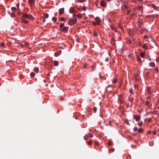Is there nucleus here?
Instances as JSON below:
<instances>
[{"mask_svg": "<svg viewBox=\"0 0 159 159\" xmlns=\"http://www.w3.org/2000/svg\"><path fill=\"white\" fill-rule=\"evenodd\" d=\"M0 46L2 47H4V44L3 42L0 43Z\"/></svg>", "mask_w": 159, "mask_h": 159, "instance_id": "obj_24", "label": "nucleus"}, {"mask_svg": "<svg viewBox=\"0 0 159 159\" xmlns=\"http://www.w3.org/2000/svg\"><path fill=\"white\" fill-rule=\"evenodd\" d=\"M21 46L22 47H24L25 46V45H24V44H21Z\"/></svg>", "mask_w": 159, "mask_h": 159, "instance_id": "obj_57", "label": "nucleus"}, {"mask_svg": "<svg viewBox=\"0 0 159 159\" xmlns=\"http://www.w3.org/2000/svg\"><path fill=\"white\" fill-rule=\"evenodd\" d=\"M143 131V130L142 128H139L138 130V133H142Z\"/></svg>", "mask_w": 159, "mask_h": 159, "instance_id": "obj_14", "label": "nucleus"}, {"mask_svg": "<svg viewBox=\"0 0 159 159\" xmlns=\"http://www.w3.org/2000/svg\"><path fill=\"white\" fill-rule=\"evenodd\" d=\"M63 31H64V33H67V30H62Z\"/></svg>", "mask_w": 159, "mask_h": 159, "instance_id": "obj_59", "label": "nucleus"}, {"mask_svg": "<svg viewBox=\"0 0 159 159\" xmlns=\"http://www.w3.org/2000/svg\"><path fill=\"white\" fill-rule=\"evenodd\" d=\"M155 71H156V72H157L158 71V69L156 68L155 69Z\"/></svg>", "mask_w": 159, "mask_h": 159, "instance_id": "obj_55", "label": "nucleus"}, {"mask_svg": "<svg viewBox=\"0 0 159 159\" xmlns=\"http://www.w3.org/2000/svg\"><path fill=\"white\" fill-rule=\"evenodd\" d=\"M88 136L87 135H86L84 137V139L86 140L88 139Z\"/></svg>", "mask_w": 159, "mask_h": 159, "instance_id": "obj_23", "label": "nucleus"}, {"mask_svg": "<svg viewBox=\"0 0 159 159\" xmlns=\"http://www.w3.org/2000/svg\"><path fill=\"white\" fill-rule=\"evenodd\" d=\"M150 65L151 66H154L155 65L154 63L151 62L150 63Z\"/></svg>", "mask_w": 159, "mask_h": 159, "instance_id": "obj_40", "label": "nucleus"}, {"mask_svg": "<svg viewBox=\"0 0 159 159\" xmlns=\"http://www.w3.org/2000/svg\"><path fill=\"white\" fill-rule=\"evenodd\" d=\"M101 5L102 7H105L106 6L105 3L103 1L101 2Z\"/></svg>", "mask_w": 159, "mask_h": 159, "instance_id": "obj_7", "label": "nucleus"}, {"mask_svg": "<svg viewBox=\"0 0 159 159\" xmlns=\"http://www.w3.org/2000/svg\"><path fill=\"white\" fill-rule=\"evenodd\" d=\"M156 133H157V131L155 130L153 131L152 134H153L155 135L156 134Z\"/></svg>", "mask_w": 159, "mask_h": 159, "instance_id": "obj_41", "label": "nucleus"}, {"mask_svg": "<svg viewBox=\"0 0 159 159\" xmlns=\"http://www.w3.org/2000/svg\"><path fill=\"white\" fill-rule=\"evenodd\" d=\"M137 59L139 61H140L141 60L140 57L139 56H137Z\"/></svg>", "mask_w": 159, "mask_h": 159, "instance_id": "obj_30", "label": "nucleus"}, {"mask_svg": "<svg viewBox=\"0 0 159 159\" xmlns=\"http://www.w3.org/2000/svg\"><path fill=\"white\" fill-rule=\"evenodd\" d=\"M77 20L76 18L71 19L69 21V24L70 25H72L75 24L77 22Z\"/></svg>", "mask_w": 159, "mask_h": 159, "instance_id": "obj_1", "label": "nucleus"}, {"mask_svg": "<svg viewBox=\"0 0 159 159\" xmlns=\"http://www.w3.org/2000/svg\"><path fill=\"white\" fill-rule=\"evenodd\" d=\"M65 20V19L64 18H63V17H62L61 18V20Z\"/></svg>", "mask_w": 159, "mask_h": 159, "instance_id": "obj_54", "label": "nucleus"}, {"mask_svg": "<svg viewBox=\"0 0 159 159\" xmlns=\"http://www.w3.org/2000/svg\"><path fill=\"white\" fill-rule=\"evenodd\" d=\"M147 93L149 94H152V91H151L150 88L149 87L148 88H147Z\"/></svg>", "mask_w": 159, "mask_h": 159, "instance_id": "obj_5", "label": "nucleus"}, {"mask_svg": "<svg viewBox=\"0 0 159 159\" xmlns=\"http://www.w3.org/2000/svg\"><path fill=\"white\" fill-rule=\"evenodd\" d=\"M93 34L94 36H96L98 35V33L97 32L93 31Z\"/></svg>", "mask_w": 159, "mask_h": 159, "instance_id": "obj_18", "label": "nucleus"}, {"mask_svg": "<svg viewBox=\"0 0 159 159\" xmlns=\"http://www.w3.org/2000/svg\"><path fill=\"white\" fill-rule=\"evenodd\" d=\"M42 19L43 22H44L45 21V20L43 18H42Z\"/></svg>", "mask_w": 159, "mask_h": 159, "instance_id": "obj_50", "label": "nucleus"}, {"mask_svg": "<svg viewBox=\"0 0 159 159\" xmlns=\"http://www.w3.org/2000/svg\"><path fill=\"white\" fill-rule=\"evenodd\" d=\"M109 60V58L108 57H106L105 59V61H108Z\"/></svg>", "mask_w": 159, "mask_h": 159, "instance_id": "obj_53", "label": "nucleus"}, {"mask_svg": "<svg viewBox=\"0 0 159 159\" xmlns=\"http://www.w3.org/2000/svg\"><path fill=\"white\" fill-rule=\"evenodd\" d=\"M151 133H152V131H150V130H149V131H148L147 134H150Z\"/></svg>", "mask_w": 159, "mask_h": 159, "instance_id": "obj_48", "label": "nucleus"}, {"mask_svg": "<svg viewBox=\"0 0 159 159\" xmlns=\"http://www.w3.org/2000/svg\"><path fill=\"white\" fill-rule=\"evenodd\" d=\"M144 38L145 39V38H147V39H148L149 38V37H148V35H146V36H145L144 37Z\"/></svg>", "mask_w": 159, "mask_h": 159, "instance_id": "obj_51", "label": "nucleus"}, {"mask_svg": "<svg viewBox=\"0 0 159 159\" xmlns=\"http://www.w3.org/2000/svg\"><path fill=\"white\" fill-rule=\"evenodd\" d=\"M24 45L25 46H29V43H25L24 44Z\"/></svg>", "mask_w": 159, "mask_h": 159, "instance_id": "obj_44", "label": "nucleus"}, {"mask_svg": "<svg viewBox=\"0 0 159 159\" xmlns=\"http://www.w3.org/2000/svg\"><path fill=\"white\" fill-rule=\"evenodd\" d=\"M94 68V66L93 65H92L91 67L92 69L93 70Z\"/></svg>", "mask_w": 159, "mask_h": 159, "instance_id": "obj_56", "label": "nucleus"}, {"mask_svg": "<svg viewBox=\"0 0 159 159\" xmlns=\"http://www.w3.org/2000/svg\"><path fill=\"white\" fill-rule=\"evenodd\" d=\"M156 61L157 62H159V57H157L156 58Z\"/></svg>", "mask_w": 159, "mask_h": 159, "instance_id": "obj_52", "label": "nucleus"}, {"mask_svg": "<svg viewBox=\"0 0 159 159\" xmlns=\"http://www.w3.org/2000/svg\"><path fill=\"white\" fill-rule=\"evenodd\" d=\"M82 117L83 118V119H84L85 118V116L84 115H82Z\"/></svg>", "mask_w": 159, "mask_h": 159, "instance_id": "obj_58", "label": "nucleus"}, {"mask_svg": "<svg viewBox=\"0 0 159 159\" xmlns=\"http://www.w3.org/2000/svg\"><path fill=\"white\" fill-rule=\"evenodd\" d=\"M93 135L91 133H90L89 134V137H90L91 138H92V137H93Z\"/></svg>", "mask_w": 159, "mask_h": 159, "instance_id": "obj_39", "label": "nucleus"}, {"mask_svg": "<svg viewBox=\"0 0 159 159\" xmlns=\"http://www.w3.org/2000/svg\"><path fill=\"white\" fill-rule=\"evenodd\" d=\"M95 20H96V21H97L98 22H99L100 20V18L99 17H97L95 18Z\"/></svg>", "mask_w": 159, "mask_h": 159, "instance_id": "obj_22", "label": "nucleus"}, {"mask_svg": "<svg viewBox=\"0 0 159 159\" xmlns=\"http://www.w3.org/2000/svg\"><path fill=\"white\" fill-rule=\"evenodd\" d=\"M11 9L12 11H15L16 10V8L15 7H12L11 8Z\"/></svg>", "mask_w": 159, "mask_h": 159, "instance_id": "obj_33", "label": "nucleus"}, {"mask_svg": "<svg viewBox=\"0 0 159 159\" xmlns=\"http://www.w3.org/2000/svg\"><path fill=\"white\" fill-rule=\"evenodd\" d=\"M35 75V74L34 72H31L30 73V76L32 77H34Z\"/></svg>", "mask_w": 159, "mask_h": 159, "instance_id": "obj_19", "label": "nucleus"}, {"mask_svg": "<svg viewBox=\"0 0 159 159\" xmlns=\"http://www.w3.org/2000/svg\"><path fill=\"white\" fill-rule=\"evenodd\" d=\"M108 144L109 146H111L112 145V142H109L108 143Z\"/></svg>", "mask_w": 159, "mask_h": 159, "instance_id": "obj_46", "label": "nucleus"}, {"mask_svg": "<svg viewBox=\"0 0 159 159\" xmlns=\"http://www.w3.org/2000/svg\"><path fill=\"white\" fill-rule=\"evenodd\" d=\"M137 128L136 127H135L133 129V130L134 131H137Z\"/></svg>", "mask_w": 159, "mask_h": 159, "instance_id": "obj_43", "label": "nucleus"}, {"mask_svg": "<svg viewBox=\"0 0 159 159\" xmlns=\"http://www.w3.org/2000/svg\"><path fill=\"white\" fill-rule=\"evenodd\" d=\"M22 21L23 23H27L28 22V21L26 20H25L23 19L22 20Z\"/></svg>", "mask_w": 159, "mask_h": 159, "instance_id": "obj_27", "label": "nucleus"}, {"mask_svg": "<svg viewBox=\"0 0 159 159\" xmlns=\"http://www.w3.org/2000/svg\"><path fill=\"white\" fill-rule=\"evenodd\" d=\"M149 104V102L148 101L146 102L145 104L146 105H148Z\"/></svg>", "mask_w": 159, "mask_h": 159, "instance_id": "obj_47", "label": "nucleus"}, {"mask_svg": "<svg viewBox=\"0 0 159 159\" xmlns=\"http://www.w3.org/2000/svg\"><path fill=\"white\" fill-rule=\"evenodd\" d=\"M93 111L94 113H96L97 111V108L96 107H94L93 108Z\"/></svg>", "mask_w": 159, "mask_h": 159, "instance_id": "obj_29", "label": "nucleus"}, {"mask_svg": "<svg viewBox=\"0 0 159 159\" xmlns=\"http://www.w3.org/2000/svg\"><path fill=\"white\" fill-rule=\"evenodd\" d=\"M86 143H88V144L89 145H90L91 144V143H92L91 140V141H89V142H87Z\"/></svg>", "mask_w": 159, "mask_h": 159, "instance_id": "obj_35", "label": "nucleus"}, {"mask_svg": "<svg viewBox=\"0 0 159 159\" xmlns=\"http://www.w3.org/2000/svg\"><path fill=\"white\" fill-rule=\"evenodd\" d=\"M29 2L30 4H31L33 3L34 0H30L29 1Z\"/></svg>", "mask_w": 159, "mask_h": 159, "instance_id": "obj_20", "label": "nucleus"}, {"mask_svg": "<svg viewBox=\"0 0 159 159\" xmlns=\"http://www.w3.org/2000/svg\"><path fill=\"white\" fill-rule=\"evenodd\" d=\"M64 12V8H61L59 10V13L60 15H61Z\"/></svg>", "mask_w": 159, "mask_h": 159, "instance_id": "obj_6", "label": "nucleus"}, {"mask_svg": "<svg viewBox=\"0 0 159 159\" xmlns=\"http://www.w3.org/2000/svg\"><path fill=\"white\" fill-rule=\"evenodd\" d=\"M52 20L53 21H55L57 20V18L56 17H54L52 18Z\"/></svg>", "mask_w": 159, "mask_h": 159, "instance_id": "obj_26", "label": "nucleus"}, {"mask_svg": "<svg viewBox=\"0 0 159 159\" xmlns=\"http://www.w3.org/2000/svg\"><path fill=\"white\" fill-rule=\"evenodd\" d=\"M138 9L140 11H142L143 10V7L140 6L139 7H138Z\"/></svg>", "mask_w": 159, "mask_h": 159, "instance_id": "obj_11", "label": "nucleus"}, {"mask_svg": "<svg viewBox=\"0 0 159 159\" xmlns=\"http://www.w3.org/2000/svg\"><path fill=\"white\" fill-rule=\"evenodd\" d=\"M128 100L131 102H132L134 100V99L130 97H129L128 98Z\"/></svg>", "mask_w": 159, "mask_h": 159, "instance_id": "obj_8", "label": "nucleus"}, {"mask_svg": "<svg viewBox=\"0 0 159 159\" xmlns=\"http://www.w3.org/2000/svg\"><path fill=\"white\" fill-rule=\"evenodd\" d=\"M82 9L83 11H85L86 9V8L85 7H83L82 8Z\"/></svg>", "mask_w": 159, "mask_h": 159, "instance_id": "obj_36", "label": "nucleus"}, {"mask_svg": "<svg viewBox=\"0 0 159 159\" xmlns=\"http://www.w3.org/2000/svg\"><path fill=\"white\" fill-rule=\"evenodd\" d=\"M64 24H63V23L61 24L60 25V28H62L63 27V26H64Z\"/></svg>", "mask_w": 159, "mask_h": 159, "instance_id": "obj_45", "label": "nucleus"}, {"mask_svg": "<svg viewBox=\"0 0 159 159\" xmlns=\"http://www.w3.org/2000/svg\"><path fill=\"white\" fill-rule=\"evenodd\" d=\"M58 62L57 61H55L54 62V65L55 66H57L58 65Z\"/></svg>", "mask_w": 159, "mask_h": 159, "instance_id": "obj_10", "label": "nucleus"}, {"mask_svg": "<svg viewBox=\"0 0 159 159\" xmlns=\"http://www.w3.org/2000/svg\"><path fill=\"white\" fill-rule=\"evenodd\" d=\"M155 7V5H153V8H154Z\"/></svg>", "mask_w": 159, "mask_h": 159, "instance_id": "obj_63", "label": "nucleus"}, {"mask_svg": "<svg viewBox=\"0 0 159 159\" xmlns=\"http://www.w3.org/2000/svg\"><path fill=\"white\" fill-rule=\"evenodd\" d=\"M138 124L139 126H141L143 125V123L141 121V122H139V123H138Z\"/></svg>", "mask_w": 159, "mask_h": 159, "instance_id": "obj_25", "label": "nucleus"}, {"mask_svg": "<svg viewBox=\"0 0 159 159\" xmlns=\"http://www.w3.org/2000/svg\"><path fill=\"white\" fill-rule=\"evenodd\" d=\"M44 17L46 18H47L48 17V14L47 13H44L43 15Z\"/></svg>", "mask_w": 159, "mask_h": 159, "instance_id": "obj_16", "label": "nucleus"}, {"mask_svg": "<svg viewBox=\"0 0 159 159\" xmlns=\"http://www.w3.org/2000/svg\"><path fill=\"white\" fill-rule=\"evenodd\" d=\"M115 150V149L114 148H111L109 150L110 151H111L112 152H113Z\"/></svg>", "mask_w": 159, "mask_h": 159, "instance_id": "obj_32", "label": "nucleus"}, {"mask_svg": "<svg viewBox=\"0 0 159 159\" xmlns=\"http://www.w3.org/2000/svg\"><path fill=\"white\" fill-rule=\"evenodd\" d=\"M11 16L13 17L15 16V13H12L11 15Z\"/></svg>", "mask_w": 159, "mask_h": 159, "instance_id": "obj_42", "label": "nucleus"}, {"mask_svg": "<svg viewBox=\"0 0 159 159\" xmlns=\"http://www.w3.org/2000/svg\"><path fill=\"white\" fill-rule=\"evenodd\" d=\"M78 16L80 18L82 17V15L81 14H79Z\"/></svg>", "mask_w": 159, "mask_h": 159, "instance_id": "obj_49", "label": "nucleus"}, {"mask_svg": "<svg viewBox=\"0 0 159 159\" xmlns=\"http://www.w3.org/2000/svg\"><path fill=\"white\" fill-rule=\"evenodd\" d=\"M143 48H144V49H147V46L146 45L144 44V45H143Z\"/></svg>", "mask_w": 159, "mask_h": 159, "instance_id": "obj_34", "label": "nucleus"}, {"mask_svg": "<svg viewBox=\"0 0 159 159\" xmlns=\"http://www.w3.org/2000/svg\"><path fill=\"white\" fill-rule=\"evenodd\" d=\"M117 82V79L116 78H114L113 80V83H116Z\"/></svg>", "mask_w": 159, "mask_h": 159, "instance_id": "obj_21", "label": "nucleus"}, {"mask_svg": "<svg viewBox=\"0 0 159 159\" xmlns=\"http://www.w3.org/2000/svg\"><path fill=\"white\" fill-rule=\"evenodd\" d=\"M61 50H59L55 53L54 55L56 57H57L61 54Z\"/></svg>", "mask_w": 159, "mask_h": 159, "instance_id": "obj_4", "label": "nucleus"}, {"mask_svg": "<svg viewBox=\"0 0 159 159\" xmlns=\"http://www.w3.org/2000/svg\"><path fill=\"white\" fill-rule=\"evenodd\" d=\"M67 29L65 28H64L63 29V30H66V29Z\"/></svg>", "mask_w": 159, "mask_h": 159, "instance_id": "obj_64", "label": "nucleus"}, {"mask_svg": "<svg viewBox=\"0 0 159 159\" xmlns=\"http://www.w3.org/2000/svg\"><path fill=\"white\" fill-rule=\"evenodd\" d=\"M23 16L25 18H28L30 19H31L33 18V16L32 15H28L25 13H24L23 14Z\"/></svg>", "mask_w": 159, "mask_h": 159, "instance_id": "obj_2", "label": "nucleus"}, {"mask_svg": "<svg viewBox=\"0 0 159 159\" xmlns=\"http://www.w3.org/2000/svg\"><path fill=\"white\" fill-rule=\"evenodd\" d=\"M138 1L139 2H141L143 1V0H138Z\"/></svg>", "mask_w": 159, "mask_h": 159, "instance_id": "obj_61", "label": "nucleus"}, {"mask_svg": "<svg viewBox=\"0 0 159 159\" xmlns=\"http://www.w3.org/2000/svg\"><path fill=\"white\" fill-rule=\"evenodd\" d=\"M133 118L135 119L136 121H139L140 119V116L137 115H134L133 116Z\"/></svg>", "mask_w": 159, "mask_h": 159, "instance_id": "obj_3", "label": "nucleus"}, {"mask_svg": "<svg viewBox=\"0 0 159 159\" xmlns=\"http://www.w3.org/2000/svg\"><path fill=\"white\" fill-rule=\"evenodd\" d=\"M131 1L133 2H135V0H131Z\"/></svg>", "mask_w": 159, "mask_h": 159, "instance_id": "obj_60", "label": "nucleus"}, {"mask_svg": "<svg viewBox=\"0 0 159 159\" xmlns=\"http://www.w3.org/2000/svg\"><path fill=\"white\" fill-rule=\"evenodd\" d=\"M34 71L35 72L38 73L39 71V69L38 68H35L34 69Z\"/></svg>", "mask_w": 159, "mask_h": 159, "instance_id": "obj_13", "label": "nucleus"}, {"mask_svg": "<svg viewBox=\"0 0 159 159\" xmlns=\"http://www.w3.org/2000/svg\"><path fill=\"white\" fill-rule=\"evenodd\" d=\"M144 53H143V52L141 53H140V56H141L142 57H144Z\"/></svg>", "mask_w": 159, "mask_h": 159, "instance_id": "obj_28", "label": "nucleus"}, {"mask_svg": "<svg viewBox=\"0 0 159 159\" xmlns=\"http://www.w3.org/2000/svg\"><path fill=\"white\" fill-rule=\"evenodd\" d=\"M87 66V64L85 63V64H83V66H84V67L85 68V69H86V66Z\"/></svg>", "mask_w": 159, "mask_h": 159, "instance_id": "obj_38", "label": "nucleus"}, {"mask_svg": "<svg viewBox=\"0 0 159 159\" xmlns=\"http://www.w3.org/2000/svg\"><path fill=\"white\" fill-rule=\"evenodd\" d=\"M129 93L131 94H134L133 92V89H130L129 90Z\"/></svg>", "mask_w": 159, "mask_h": 159, "instance_id": "obj_17", "label": "nucleus"}, {"mask_svg": "<svg viewBox=\"0 0 159 159\" xmlns=\"http://www.w3.org/2000/svg\"><path fill=\"white\" fill-rule=\"evenodd\" d=\"M52 35H57V34L58 33V32H55L53 30H52Z\"/></svg>", "mask_w": 159, "mask_h": 159, "instance_id": "obj_9", "label": "nucleus"}, {"mask_svg": "<svg viewBox=\"0 0 159 159\" xmlns=\"http://www.w3.org/2000/svg\"><path fill=\"white\" fill-rule=\"evenodd\" d=\"M128 33L129 34H133V30H129L128 31Z\"/></svg>", "mask_w": 159, "mask_h": 159, "instance_id": "obj_31", "label": "nucleus"}, {"mask_svg": "<svg viewBox=\"0 0 159 159\" xmlns=\"http://www.w3.org/2000/svg\"><path fill=\"white\" fill-rule=\"evenodd\" d=\"M150 98V97H148L147 98V99H148L149 98Z\"/></svg>", "mask_w": 159, "mask_h": 159, "instance_id": "obj_62", "label": "nucleus"}, {"mask_svg": "<svg viewBox=\"0 0 159 159\" xmlns=\"http://www.w3.org/2000/svg\"><path fill=\"white\" fill-rule=\"evenodd\" d=\"M138 77H139L138 75H135L134 76L135 80H139V79L138 78Z\"/></svg>", "mask_w": 159, "mask_h": 159, "instance_id": "obj_15", "label": "nucleus"}, {"mask_svg": "<svg viewBox=\"0 0 159 159\" xmlns=\"http://www.w3.org/2000/svg\"><path fill=\"white\" fill-rule=\"evenodd\" d=\"M128 43L129 44H130L131 43V41L129 39H128L127 41Z\"/></svg>", "mask_w": 159, "mask_h": 159, "instance_id": "obj_37", "label": "nucleus"}, {"mask_svg": "<svg viewBox=\"0 0 159 159\" xmlns=\"http://www.w3.org/2000/svg\"><path fill=\"white\" fill-rule=\"evenodd\" d=\"M74 11V9L73 8L71 7L69 11L70 13H73Z\"/></svg>", "mask_w": 159, "mask_h": 159, "instance_id": "obj_12", "label": "nucleus"}]
</instances>
